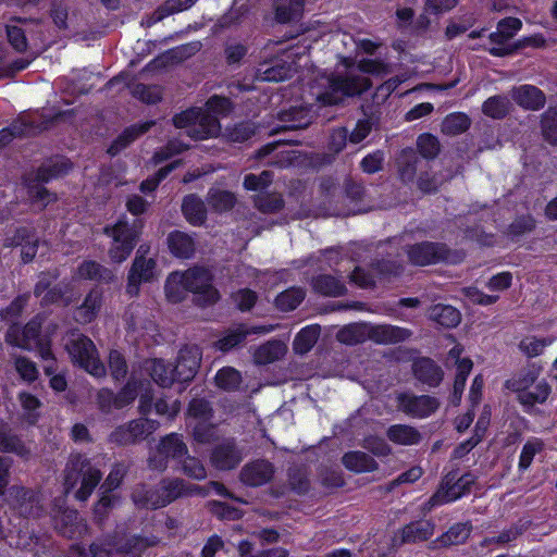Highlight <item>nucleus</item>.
<instances>
[{
  "mask_svg": "<svg viewBox=\"0 0 557 557\" xmlns=\"http://www.w3.org/2000/svg\"><path fill=\"white\" fill-rule=\"evenodd\" d=\"M344 64L347 69L345 76L338 74L336 76L322 78L320 85H327V90L317 92V100L324 104H336L345 97L359 95L370 87V82L363 73L380 74L383 71V64L373 60L361 61L357 69L350 67L346 59L344 60Z\"/></svg>",
  "mask_w": 557,
  "mask_h": 557,
  "instance_id": "obj_1",
  "label": "nucleus"
},
{
  "mask_svg": "<svg viewBox=\"0 0 557 557\" xmlns=\"http://www.w3.org/2000/svg\"><path fill=\"white\" fill-rule=\"evenodd\" d=\"M231 110V103L226 98L213 96L205 109H189L173 119L177 128H186L189 137L206 139L220 134L221 125L218 116Z\"/></svg>",
  "mask_w": 557,
  "mask_h": 557,
  "instance_id": "obj_2",
  "label": "nucleus"
},
{
  "mask_svg": "<svg viewBox=\"0 0 557 557\" xmlns=\"http://www.w3.org/2000/svg\"><path fill=\"white\" fill-rule=\"evenodd\" d=\"M212 277L208 270L193 268L184 273H173L165 284V294L170 301H181V294L173 290L175 285H184L189 292L198 295V300L203 305L218 300L216 289L211 284Z\"/></svg>",
  "mask_w": 557,
  "mask_h": 557,
  "instance_id": "obj_3",
  "label": "nucleus"
},
{
  "mask_svg": "<svg viewBox=\"0 0 557 557\" xmlns=\"http://www.w3.org/2000/svg\"><path fill=\"white\" fill-rule=\"evenodd\" d=\"M101 478V471L90 460L79 455L72 456L65 469V492L70 493L78 485L74 496L76 499L85 502L92 494Z\"/></svg>",
  "mask_w": 557,
  "mask_h": 557,
  "instance_id": "obj_4",
  "label": "nucleus"
},
{
  "mask_svg": "<svg viewBox=\"0 0 557 557\" xmlns=\"http://www.w3.org/2000/svg\"><path fill=\"white\" fill-rule=\"evenodd\" d=\"M64 347L72 361L96 377L106 375V368L98 357L96 346L85 335L72 332L64 338Z\"/></svg>",
  "mask_w": 557,
  "mask_h": 557,
  "instance_id": "obj_5",
  "label": "nucleus"
},
{
  "mask_svg": "<svg viewBox=\"0 0 557 557\" xmlns=\"http://www.w3.org/2000/svg\"><path fill=\"white\" fill-rule=\"evenodd\" d=\"M143 223L134 219L132 222L119 220L114 225L104 228L106 234L112 238L109 257L113 262L125 261L133 251L141 234Z\"/></svg>",
  "mask_w": 557,
  "mask_h": 557,
  "instance_id": "obj_6",
  "label": "nucleus"
},
{
  "mask_svg": "<svg viewBox=\"0 0 557 557\" xmlns=\"http://www.w3.org/2000/svg\"><path fill=\"white\" fill-rule=\"evenodd\" d=\"M188 493L183 480H163L158 490H148L145 485L136 487L133 492V500L139 507L157 509Z\"/></svg>",
  "mask_w": 557,
  "mask_h": 557,
  "instance_id": "obj_7",
  "label": "nucleus"
},
{
  "mask_svg": "<svg viewBox=\"0 0 557 557\" xmlns=\"http://www.w3.org/2000/svg\"><path fill=\"white\" fill-rule=\"evenodd\" d=\"M152 545L147 539L137 536H106L90 545L91 557H141V553Z\"/></svg>",
  "mask_w": 557,
  "mask_h": 557,
  "instance_id": "obj_8",
  "label": "nucleus"
},
{
  "mask_svg": "<svg viewBox=\"0 0 557 557\" xmlns=\"http://www.w3.org/2000/svg\"><path fill=\"white\" fill-rule=\"evenodd\" d=\"M41 319L39 317L28 322L23 330L12 325L7 333L8 343L26 350H38L42 359L52 357L48 342L40 337Z\"/></svg>",
  "mask_w": 557,
  "mask_h": 557,
  "instance_id": "obj_9",
  "label": "nucleus"
},
{
  "mask_svg": "<svg viewBox=\"0 0 557 557\" xmlns=\"http://www.w3.org/2000/svg\"><path fill=\"white\" fill-rule=\"evenodd\" d=\"M187 446L182 436L171 433L161 438L156 450L149 457V466L157 470H164L170 459L182 461L187 455Z\"/></svg>",
  "mask_w": 557,
  "mask_h": 557,
  "instance_id": "obj_10",
  "label": "nucleus"
},
{
  "mask_svg": "<svg viewBox=\"0 0 557 557\" xmlns=\"http://www.w3.org/2000/svg\"><path fill=\"white\" fill-rule=\"evenodd\" d=\"M159 428L154 420L140 418L116 428L110 435V441L119 445H131L145 440Z\"/></svg>",
  "mask_w": 557,
  "mask_h": 557,
  "instance_id": "obj_11",
  "label": "nucleus"
},
{
  "mask_svg": "<svg viewBox=\"0 0 557 557\" xmlns=\"http://www.w3.org/2000/svg\"><path fill=\"white\" fill-rule=\"evenodd\" d=\"M408 259L416 265H428L438 261H450L449 251L443 244L421 243L413 245L407 250Z\"/></svg>",
  "mask_w": 557,
  "mask_h": 557,
  "instance_id": "obj_12",
  "label": "nucleus"
},
{
  "mask_svg": "<svg viewBox=\"0 0 557 557\" xmlns=\"http://www.w3.org/2000/svg\"><path fill=\"white\" fill-rule=\"evenodd\" d=\"M398 408L413 418H425L434 413L440 403L436 398L429 395L416 396L412 394H400L397 397Z\"/></svg>",
  "mask_w": 557,
  "mask_h": 557,
  "instance_id": "obj_13",
  "label": "nucleus"
},
{
  "mask_svg": "<svg viewBox=\"0 0 557 557\" xmlns=\"http://www.w3.org/2000/svg\"><path fill=\"white\" fill-rule=\"evenodd\" d=\"M453 480L446 478L438 491L431 497L430 504L432 507L460 498L470 491V486L474 483L472 474H465L451 483Z\"/></svg>",
  "mask_w": 557,
  "mask_h": 557,
  "instance_id": "obj_14",
  "label": "nucleus"
},
{
  "mask_svg": "<svg viewBox=\"0 0 557 557\" xmlns=\"http://www.w3.org/2000/svg\"><path fill=\"white\" fill-rule=\"evenodd\" d=\"M144 247L140 246L137 250V256L133 262L132 269L128 275L127 293L131 296L138 294L139 284L141 282L150 281L154 275V261L149 258H145Z\"/></svg>",
  "mask_w": 557,
  "mask_h": 557,
  "instance_id": "obj_15",
  "label": "nucleus"
},
{
  "mask_svg": "<svg viewBox=\"0 0 557 557\" xmlns=\"http://www.w3.org/2000/svg\"><path fill=\"white\" fill-rule=\"evenodd\" d=\"M297 53H294L290 49L283 51L282 58H275L270 62H263L257 69V78L264 82H281L290 76L292 66L286 65L287 60L294 58Z\"/></svg>",
  "mask_w": 557,
  "mask_h": 557,
  "instance_id": "obj_16",
  "label": "nucleus"
},
{
  "mask_svg": "<svg viewBox=\"0 0 557 557\" xmlns=\"http://www.w3.org/2000/svg\"><path fill=\"white\" fill-rule=\"evenodd\" d=\"M57 529L66 537H83L88 533L86 521L74 509H65L53 515Z\"/></svg>",
  "mask_w": 557,
  "mask_h": 557,
  "instance_id": "obj_17",
  "label": "nucleus"
},
{
  "mask_svg": "<svg viewBox=\"0 0 557 557\" xmlns=\"http://www.w3.org/2000/svg\"><path fill=\"white\" fill-rule=\"evenodd\" d=\"M48 127V121H40L37 115H24L11 128L0 131V148L8 145L14 136L32 135Z\"/></svg>",
  "mask_w": 557,
  "mask_h": 557,
  "instance_id": "obj_18",
  "label": "nucleus"
},
{
  "mask_svg": "<svg viewBox=\"0 0 557 557\" xmlns=\"http://www.w3.org/2000/svg\"><path fill=\"white\" fill-rule=\"evenodd\" d=\"M274 475V468L271 462L258 459L245 465L240 471V481L252 487L269 483Z\"/></svg>",
  "mask_w": 557,
  "mask_h": 557,
  "instance_id": "obj_19",
  "label": "nucleus"
},
{
  "mask_svg": "<svg viewBox=\"0 0 557 557\" xmlns=\"http://www.w3.org/2000/svg\"><path fill=\"white\" fill-rule=\"evenodd\" d=\"M201 351L196 345L186 346L180 350L177 363L174 366L177 370L178 381L186 382L191 380L200 366Z\"/></svg>",
  "mask_w": 557,
  "mask_h": 557,
  "instance_id": "obj_20",
  "label": "nucleus"
},
{
  "mask_svg": "<svg viewBox=\"0 0 557 557\" xmlns=\"http://www.w3.org/2000/svg\"><path fill=\"white\" fill-rule=\"evenodd\" d=\"M368 339H371L377 344H396L408 339L411 336V332L407 329L381 324L373 325L367 323Z\"/></svg>",
  "mask_w": 557,
  "mask_h": 557,
  "instance_id": "obj_21",
  "label": "nucleus"
},
{
  "mask_svg": "<svg viewBox=\"0 0 557 557\" xmlns=\"http://www.w3.org/2000/svg\"><path fill=\"white\" fill-rule=\"evenodd\" d=\"M512 100L525 110H540L545 106L546 98L542 90L533 85H521L510 91Z\"/></svg>",
  "mask_w": 557,
  "mask_h": 557,
  "instance_id": "obj_22",
  "label": "nucleus"
},
{
  "mask_svg": "<svg viewBox=\"0 0 557 557\" xmlns=\"http://www.w3.org/2000/svg\"><path fill=\"white\" fill-rule=\"evenodd\" d=\"M145 370L150 374L151 379L162 387H170L174 382L178 381L175 367L162 359L147 360L145 362Z\"/></svg>",
  "mask_w": 557,
  "mask_h": 557,
  "instance_id": "obj_23",
  "label": "nucleus"
},
{
  "mask_svg": "<svg viewBox=\"0 0 557 557\" xmlns=\"http://www.w3.org/2000/svg\"><path fill=\"white\" fill-rule=\"evenodd\" d=\"M4 245L8 247L21 246V256L24 262H29L36 255L37 239L26 228H18L12 237H7Z\"/></svg>",
  "mask_w": 557,
  "mask_h": 557,
  "instance_id": "obj_24",
  "label": "nucleus"
},
{
  "mask_svg": "<svg viewBox=\"0 0 557 557\" xmlns=\"http://www.w3.org/2000/svg\"><path fill=\"white\" fill-rule=\"evenodd\" d=\"M242 459L240 451L231 442L218 446L211 457L212 463L221 470L235 468Z\"/></svg>",
  "mask_w": 557,
  "mask_h": 557,
  "instance_id": "obj_25",
  "label": "nucleus"
},
{
  "mask_svg": "<svg viewBox=\"0 0 557 557\" xmlns=\"http://www.w3.org/2000/svg\"><path fill=\"white\" fill-rule=\"evenodd\" d=\"M274 330L273 325H261L255 327H244L240 326L236 330L231 331L224 337L216 342V347L222 351H227L238 345L248 334L251 333H262L267 334Z\"/></svg>",
  "mask_w": 557,
  "mask_h": 557,
  "instance_id": "obj_26",
  "label": "nucleus"
},
{
  "mask_svg": "<svg viewBox=\"0 0 557 557\" xmlns=\"http://www.w3.org/2000/svg\"><path fill=\"white\" fill-rule=\"evenodd\" d=\"M342 462L345 468L356 473L372 472L377 469L376 461L364 451H349L346 453Z\"/></svg>",
  "mask_w": 557,
  "mask_h": 557,
  "instance_id": "obj_27",
  "label": "nucleus"
},
{
  "mask_svg": "<svg viewBox=\"0 0 557 557\" xmlns=\"http://www.w3.org/2000/svg\"><path fill=\"white\" fill-rule=\"evenodd\" d=\"M386 435L391 442L403 446L417 445L422 438L421 433L416 428L407 424L389 426Z\"/></svg>",
  "mask_w": 557,
  "mask_h": 557,
  "instance_id": "obj_28",
  "label": "nucleus"
},
{
  "mask_svg": "<svg viewBox=\"0 0 557 557\" xmlns=\"http://www.w3.org/2000/svg\"><path fill=\"white\" fill-rule=\"evenodd\" d=\"M472 530L470 523H456L447 532L431 543V548L440 546L459 545L467 541Z\"/></svg>",
  "mask_w": 557,
  "mask_h": 557,
  "instance_id": "obj_29",
  "label": "nucleus"
},
{
  "mask_svg": "<svg viewBox=\"0 0 557 557\" xmlns=\"http://www.w3.org/2000/svg\"><path fill=\"white\" fill-rule=\"evenodd\" d=\"M101 301L102 294L97 289L91 290L86 296L83 305L77 308L75 313L76 321L79 323L91 322L101 307Z\"/></svg>",
  "mask_w": 557,
  "mask_h": 557,
  "instance_id": "obj_30",
  "label": "nucleus"
},
{
  "mask_svg": "<svg viewBox=\"0 0 557 557\" xmlns=\"http://www.w3.org/2000/svg\"><path fill=\"white\" fill-rule=\"evenodd\" d=\"M434 533V524L430 521H418L407 524L401 530L403 543H417L426 541Z\"/></svg>",
  "mask_w": 557,
  "mask_h": 557,
  "instance_id": "obj_31",
  "label": "nucleus"
},
{
  "mask_svg": "<svg viewBox=\"0 0 557 557\" xmlns=\"http://www.w3.org/2000/svg\"><path fill=\"white\" fill-rule=\"evenodd\" d=\"M182 211L186 220L193 225H201L206 220V206L203 201L195 195H188L184 198Z\"/></svg>",
  "mask_w": 557,
  "mask_h": 557,
  "instance_id": "obj_32",
  "label": "nucleus"
},
{
  "mask_svg": "<svg viewBox=\"0 0 557 557\" xmlns=\"http://www.w3.org/2000/svg\"><path fill=\"white\" fill-rule=\"evenodd\" d=\"M17 513L27 518H38L42 512L40 498L32 491L21 490L17 492Z\"/></svg>",
  "mask_w": 557,
  "mask_h": 557,
  "instance_id": "obj_33",
  "label": "nucleus"
},
{
  "mask_svg": "<svg viewBox=\"0 0 557 557\" xmlns=\"http://www.w3.org/2000/svg\"><path fill=\"white\" fill-rule=\"evenodd\" d=\"M416 376L429 384L437 385L443 379L441 368L431 359H420L413 366Z\"/></svg>",
  "mask_w": 557,
  "mask_h": 557,
  "instance_id": "obj_34",
  "label": "nucleus"
},
{
  "mask_svg": "<svg viewBox=\"0 0 557 557\" xmlns=\"http://www.w3.org/2000/svg\"><path fill=\"white\" fill-rule=\"evenodd\" d=\"M168 244L171 252L178 258L187 259L195 251L194 239L183 232L171 233L168 237Z\"/></svg>",
  "mask_w": 557,
  "mask_h": 557,
  "instance_id": "obj_35",
  "label": "nucleus"
},
{
  "mask_svg": "<svg viewBox=\"0 0 557 557\" xmlns=\"http://www.w3.org/2000/svg\"><path fill=\"white\" fill-rule=\"evenodd\" d=\"M431 320L445 327H455L460 323V312L453 306L437 304L430 309Z\"/></svg>",
  "mask_w": 557,
  "mask_h": 557,
  "instance_id": "obj_36",
  "label": "nucleus"
},
{
  "mask_svg": "<svg viewBox=\"0 0 557 557\" xmlns=\"http://www.w3.org/2000/svg\"><path fill=\"white\" fill-rule=\"evenodd\" d=\"M153 122H146L140 125H133L126 128L123 134H121L115 141L109 147L108 153L111 156H115L122 149H124L127 145L134 141L140 134L146 133L151 126Z\"/></svg>",
  "mask_w": 557,
  "mask_h": 557,
  "instance_id": "obj_37",
  "label": "nucleus"
},
{
  "mask_svg": "<svg viewBox=\"0 0 557 557\" xmlns=\"http://www.w3.org/2000/svg\"><path fill=\"white\" fill-rule=\"evenodd\" d=\"M145 385H148V383L132 374L127 384L115 395L114 408L121 409L133 403L138 395V391L143 389Z\"/></svg>",
  "mask_w": 557,
  "mask_h": 557,
  "instance_id": "obj_38",
  "label": "nucleus"
},
{
  "mask_svg": "<svg viewBox=\"0 0 557 557\" xmlns=\"http://www.w3.org/2000/svg\"><path fill=\"white\" fill-rule=\"evenodd\" d=\"M315 292L331 297H338L345 294L346 286L338 278L331 275H320L312 282Z\"/></svg>",
  "mask_w": 557,
  "mask_h": 557,
  "instance_id": "obj_39",
  "label": "nucleus"
},
{
  "mask_svg": "<svg viewBox=\"0 0 557 557\" xmlns=\"http://www.w3.org/2000/svg\"><path fill=\"white\" fill-rule=\"evenodd\" d=\"M280 119L284 123L283 127L286 129L304 128L311 121L309 110L304 107L292 108L288 111L282 112Z\"/></svg>",
  "mask_w": 557,
  "mask_h": 557,
  "instance_id": "obj_40",
  "label": "nucleus"
},
{
  "mask_svg": "<svg viewBox=\"0 0 557 557\" xmlns=\"http://www.w3.org/2000/svg\"><path fill=\"white\" fill-rule=\"evenodd\" d=\"M556 337H537L533 335H528L523 337L519 343V349L525 356L532 358L540 356L544 349L549 346Z\"/></svg>",
  "mask_w": 557,
  "mask_h": 557,
  "instance_id": "obj_41",
  "label": "nucleus"
},
{
  "mask_svg": "<svg viewBox=\"0 0 557 557\" xmlns=\"http://www.w3.org/2000/svg\"><path fill=\"white\" fill-rule=\"evenodd\" d=\"M209 206L216 212L231 210L236 201L234 194L219 188H211L207 195Z\"/></svg>",
  "mask_w": 557,
  "mask_h": 557,
  "instance_id": "obj_42",
  "label": "nucleus"
},
{
  "mask_svg": "<svg viewBox=\"0 0 557 557\" xmlns=\"http://www.w3.org/2000/svg\"><path fill=\"white\" fill-rule=\"evenodd\" d=\"M320 335L318 325H309L304 327L294 339V350L297 354L308 352L317 343Z\"/></svg>",
  "mask_w": 557,
  "mask_h": 557,
  "instance_id": "obj_43",
  "label": "nucleus"
},
{
  "mask_svg": "<svg viewBox=\"0 0 557 557\" xmlns=\"http://www.w3.org/2000/svg\"><path fill=\"white\" fill-rule=\"evenodd\" d=\"M286 347L281 342H269L260 346L255 352V361L259 364L271 363L285 354Z\"/></svg>",
  "mask_w": 557,
  "mask_h": 557,
  "instance_id": "obj_44",
  "label": "nucleus"
},
{
  "mask_svg": "<svg viewBox=\"0 0 557 557\" xmlns=\"http://www.w3.org/2000/svg\"><path fill=\"white\" fill-rule=\"evenodd\" d=\"M419 158L412 149L403 150L398 160V172L400 178L408 183L412 182L417 171Z\"/></svg>",
  "mask_w": 557,
  "mask_h": 557,
  "instance_id": "obj_45",
  "label": "nucleus"
},
{
  "mask_svg": "<svg viewBox=\"0 0 557 557\" xmlns=\"http://www.w3.org/2000/svg\"><path fill=\"white\" fill-rule=\"evenodd\" d=\"M397 272L398 271L396 267L392 268L384 262L383 268H381L380 264L377 265V269H375V274L366 273L361 268H356L350 275V280L360 287H370L374 284L375 276L384 274H396Z\"/></svg>",
  "mask_w": 557,
  "mask_h": 557,
  "instance_id": "obj_46",
  "label": "nucleus"
},
{
  "mask_svg": "<svg viewBox=\"0 0 557 557\" xmlns=\"http://www.w3.org/2000/svg\"><path fill=\"white\" fill-rule=\"evenodd\" d=\"M304 0H276L275 16L281 23L289 22L300 15Z\"/></svg>",
  "mask_w": 557,
  "mask_h": 557,
  "instance_id": "obj_47",
  "label": "nucleus"
},
{
  "mask_svg": "<svg viewBox=\"0 0 557 557\" xmlns=\"http://www.w3.org/2000/svg\"><path fill=\"white\" fill-rule=\"evenodd\" d=\"M27 24L28 21L25 18H14L11 23L7 25V36L8 40L11 44V46L16 51H25L27 48V39L25 36V28L15 24Z\"/></svg>",
  "mask_w": 557,
  "mask_h": 557,
  "instance_id": "obj_48",
  "label": "nucleus"
},
{
  "mask_svg": "<svg viewBox=\"0 0 557 557\" xmlns=\"http://www.w3.org/2000/svg\"><path fill=\"white\" fill-rule=\"evenodd\" d=\"M470 119L467 114L455 112L448 114L442 122V132L455 136L466 132L470 127Z\"/></svg>",
  "mask_w": 557,
  "mask_h": 557,
  "instance_id": "obj_49",
  "label": "nucleus"
},
{
  "mask_svg": "<svg viewBox=\"0 0 557 557\" xmlns=\"http://www.w3.org/2000/svg\"><path fill=\"white\" fill-rule=\"evenodd\" d=\"M337 339L347 345H354L368 339L367 323H355L338 331Z\"/></svg>",
  "mask_w": 557,
  "mask_h": 557,
  "instance_id": "obj_50",
  "label": "nucleus"
},
{
  "mask_svg": "<svg viewBox=\"0 0 557 557\" xmlns=\"http://www.w3.org/2000/svg\"><path fill=\"white\" fill-rule=\"evenodd\" d=\"M214 381L219 388L232 392L239 387L242 375L236 369L224 367L216 372Z\"/></svg>",
  "mask_w": 557,
  "mask_h": 557,
  "instance_id": "obj_51",
  "label": "nucleus"
},
{
  "mask_svg": "<svg viewBox=\"0 0 557 557\" xmlns=\"http://www.w3.org/2000/svg\"><path fill=\"white\" fill-rule=\"evenodd\" d=\"M550 394V387L544 380L539 381L530 391L519 394V400L523 405L532 406L535 403H544Z\"/></svg>",
  "mask_w": 557,
  "mask_h": 557,
  "instance_id": "obj_52",
  "label": "nucleus"
},
{
  "mask_svg": "<svg viewBox=\"0 0 557 557\" xmlns=\"http://www.w3.org/2000/svg\"><path fill=\"white\" fill-rule=\"evenodd\" d=\"M509 108H510L509 100L503 96L490 97L482 104L483 113L493 119L504 117L509 112Z\"/></svg>",
  "mask_w": 557,
  "mask_h": 557,
  "instance_id": "obj_53",
  "label": "nucleus"
},
{
  "mask_svg": "<svg viewBox=\"0 0 557 557\" xmlns=\"http://www.w3.org/2000/svg\"><path fill=\"white\" fill-rule=\"evenodd\" d=\"M196 0H168L162 7H160L153 15L150 17L148 24L157 23L163 20L165 16L181 12L190 8Z\"/></svg>",
  "mask_w": 557,
  "mask_h": 557,
  "instance_id": "obj_54",
  "label": "nucleus"
},
{
  "mask_svg": "<svg viewBox=\"0 0 557 557\" xmlns=\"http://www.w3.org/2000/svg\"><path fill=\"white\" fill-rule=\"evenodd\" d=\"M304 298L305 292L293 287L281 293L275 299V305L282 311H290L297 308Z\"/></svg>",
  "mask_w": 557,
  "mask_h": 557,
  "instance_id": "obj_55",
  "label": "nucleus"
},
{
  "mask_svg": "<svg viewBox=\"0 0 557 557\" xmlns=\"http://www.w3.org/2000/svg\"><path fill=\"white\" fill-rule=\"evenodd\" d=\"M77 275L87 280L110 281L112 278V273L95 261L83 262L77 270Z\"/></svg>",
  "mask_w": 557,
  "mask_h": 557,
  "instance_id": "obj_56",
  "label": "nucleus"
},
{
  "mask_svg": "<svg viewBox=\"0 0 557 557\" xmlns=\"http://www.w3.org/2000/svg\"><path fill=\"white\" fill-rule=\"evenodd\" d=\"M540 370L536 368L528 369L521 372L517 377L508 382V385L512 387L519 394L530 391V388L537 382Z\"/></svg>",
  "mask_w": 557,
  "mask_h": 557,
  "instance_id": "obj_57",
  "label": "nucleus"
},
{
  "mask_svg": "<svg viewBox=\"0 0 557 557\" xmlns=\"http://www.w3.org/2000/svg\"><path fill=\"white\" fill-rule=\"evenodd\" d=\"M71 169V163L61 158L52 161L51 163H48L44 165L39 171V178L41 181H49L54 177H59L61 175H64L69 172Z\"/></svg>",
  "mask_w": 557,
  "mask_h": 557,
  "instance_id": "obj_58",
  "label": "nucleus"
},
{
  "mask_svg": "<svg viewBox=\"0 0 557 557\" xmlns=\"http://www.w3.org/2000/svg\"><path fill=\"white\" fill-rule=\"evenodd\" d=\"M189 426L198 421H209L211 418V408L205 399H194L188 408Z\"/></svg>",
  "mask_w": 557,
  "mask_h": 557,
  "instance_id": "obj_59",
  "label": "nucleus"
},
{
  "mask_svg": "<svg viewBox=\"0 0 557 557\" xmlns=\"http://www.w3.org/2000/svg\"><path fill=\"white\" fill-rule=\"evenodd\" d=\"M20 401L23 408V417L24 419L29 423L34 424L38 419V412L37 410L40 407V401L28 393H21L20 394Z\"/></svg>",
  "mask_w": 557,
  "mask_h": 557,
  "instance_id": "obj_60",
  "label": "nucleus"
},
{
  "mask_svg": "<svg viewBox=\"0 0 557 557\" xmlns=\"http://www.w3.org/2000/svg\"><path fill=\"white\" fill-rule=\"evenodd\" d=\"M544 447V444L539 438H531L529 440L521 451L520 459H519V468L522 470H525L530 467L532 463V460L536 454L542 451Z\"/></svg>",
  "mask_w": 557,
  "mask_h": 557,
  "instance_id": "obj_61",
  "label": "nucleus"
},
{
  "mask_svg": "<svg viewBox=\"0 0 557 557\" xmlns=\"http://www.w3.org/2000/svg\"><path fill=\"white\" fill-rule=\"evenodd\" d=\"M542 132L545 140L552 145H557V113L548 110L542 117Z\"/></svg>",
  "mask_w": 557,
  "mask_h": 557,
  "instance_id": "obj_62",
  "label": "nucleus"
},
{
  "mask_svg": "<svg viewBox=\"0 0 557 557\" xmlns=\"http://www.w3.org/2000/svg\"><path fill=\"white\" fill-rule=\"evenodd\" d=\"M418 149L424 158L432 159L440 151V144L436 137L431 134H422L417 140Z\"/></svg>",
  "mask_w": 557,
  "mask_h": 557,
  "instance_id": "obj_63",
  "label": "nucleus"
},
{
  "mask_svg": "<svg viewBox=\"0 0 557 557\" xmlns=\"http://www.w3.org/2000/svg\"><path fill=\"white\" fill-rule=\"evenodd\" d=\"M180 462L186 475L195 480H203L207 476L206 469L198 459L186 455Z\"/></svg>",
  "mask_w": 557,
  "mask_h": 557,
  "instance_id": "obj_64",
  "label": "nucleus"
}]
</instances>
